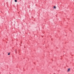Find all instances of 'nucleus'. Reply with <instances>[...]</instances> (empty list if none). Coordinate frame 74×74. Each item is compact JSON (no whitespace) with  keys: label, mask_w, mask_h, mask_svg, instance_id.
Returning a JSON list of instances; mask_svg holds the SVG:
<instances>
[{"label":"nucleus","mask_w":74,"mask_h":74,"mask_svg":"<svg viewBox=\"0 0 74 74\" xmlns=\"http://www.w3.org/2000/svg\"><path fill=\"white\" fill-rule=\"evenodd\" d=\"M70 70H71L70 69H68V70H67V72H69V71H70Z\"/></svg>","instance_id":"nucleus-1"},{"label":"nucleus","mask_w":74,"mask_h":74,"mask_svg":"<svg viewBox=\"0 0 74 74\" xmlns=\"http://www.w3.org/2000/svg\"><path fill=\"white\" fill-rule=\"evenodd\" d=\"M54 8L56 9V6H54Z\"/></svg>","instance_id":"nucleus-2"},{"label":"nucleus","mask_w":74,"mask_h":74,"mask_svg":"<svg viewBox=\"0 0 74 74\" xmlns=\"http://www.w3.org/2000/svg\"><path fill=\"white\" fill-rule=\"evenodd\" d=\"M14 1H15V2H17V0H15Z\"/></svg>","instance_id":"nucleus-3"},{"label":"nucleus","mask_w":74,"mask_h":74,"mask_svg":"<svg viewBox=\"0 0 74 74\" xmlns=\"http://www.w3.org/2000/svg\"><path fill=\"white\" fill-rule=\"evenodd\" d=\"M10 53H8V55H10Z\"/></svg>","instance_id":"nucleus-4"}]
</instances>
